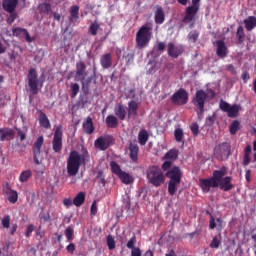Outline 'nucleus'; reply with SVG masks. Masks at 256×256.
Masks as SVG:
<instances>
[{
    "mask_svg": "<svg viewBox=\"0 0 256 256\" xmlns=\"http://www.w3.org/2000/svg\"><path fill=\"white\" fill-rule=\"evenodd\" d=\"M75 81H80L82 85V91L87 95L89 93V85H91V82L93 79H95V75L97 73V68L93 69V75L87 77V65H85V62L79 61L76 63V71H75Z\"/></svg>",
    "mask_w": 256,
    "mask_h": 256,
    "instance_id": "f257e3e1",
    "label": "nucleus"
},
{
    "mask_svg": "<svg viewBox=\"0 0 256 256\" xmlns=\"http://www.w3.org/2000/svg\"><path fill=\"white\" fill-rule=\"evenodd\" d=\"M227 175V167L222 166L220 170H214L210 178H204L199 180V185L203 193H209L212 189H217L219 187V179Z\"/></svg>",
    "mask_w": 256,
    "mask_h": 256,
    "instance_id": "f03ea898",
    "label": "nucleus"
},
{
    "mask_svg": "<svg viewBox=\"0 0 256 256\" xmlns=\"http://www.w3.org/2000/svg\"><path fill=\"white\" fill-rule=\"evenodd\" d=\"M215 96V90L213 89H208L207 92H205V90L203 89L196 91L192 99V103L197 109V115H203L205 111V102L207 101V99H215Z\"/></svg>",
    "mask_w": 256,
    "mask_h": 256,
    "instance_id": "7ed1b4c3",
    "label": "nucleus"
},
{
    "mask_svg": "<svg viewBox=\"0 0 256 256\" xmlns=\"http://www.w3.org/2000/svg\"><path fill=\"white\" fill-rule=\"evenodd\" d=\"M83 163H85V155L80 154L76 150L71 151L67 159L66 166L69 177H75V175L79 173V169H81V165H83Z\"/></svg>",
    "mask_w": 256,
    "mask_h": 256,
    "instance_id": "20e7f679",
    "label": "nucleus"
},
{
    "mask_svg": "<svg viewBox=\"0 0 256 256\" xmlns=\"http://www.w3.org/2000/svg\"><path fill=\"white\" fill-rule=\"evenodd\" d=\"M166 177L169 180L168 182V193L173 197L175 193H177V185L181 184V178L183 177V172H181V168L179 166H174L166 170Z\"/></svg>",
    "mask_w": 256,
    "mask_h": 256,
    "instance_id": "39448f33",
    "label": "nucleus"
},
{
    "mask_svg": "<svg viewBox=\"0 0 256 256\" xmlns=\"http://www.w3.org/2000/svg\"><path fill=\"white\" fill-rule=\"evenodd\" d=\"M148 183L154 185V187H161L165 183V175L163 170L158 166H151L146 171Z\"/></svg>",
    "mask_w": 256,
    "mask_h": 256,
    "instance_id": "423d86ee",
    "label": "nucleus"
},
{
    "mask_svg": "<svg viewBox=\"0 0 256 256\" xmlns=\"http://www.w3.org/2000/svg\"><path fill=\"white\" fill-rule=\"evenodd\" d=\"M177 2L185 7L189 0H177ZM199 3H201V0H192V5L186 8V14L182 20L183 23L187 24L195 21V17L199 13Z\"/></svg>",
    "mask_w": 256,
    "mask_h": 256,
    "instance_id": "0eeeda50",
    "label": "nucleus"
},
{
    "mask_svg": "<svg viewBox=\"0 0 256 256\" xmlns=\"http://www.w3.org/2000/svg\"><path fill=\"white\" fill-rule=\"evenodd\" d=\"M152 28L143 25L136 33V47L138 49H145L151 42V37L153 35Z\"/></svg>",
    "mask_w": 256,
    "mask_h": 256,
    "instance_id": "6e6552de",
    "label": "nucleus"
},
{
    "mask_svg": "<svg viewBox=\"0 0 256 256\" xmlns=\"http://www.w3.org/2000/svg\"><path fill=\"white\" fill-rule=\"evenodd\" d=\"M28 86L32 95L39 93V74L35 68H30L28 71Z\"/></svg>",
    "mask_w": 256,
    "mask_h": 256,
    "instance_id": "1a4fd4ad",
    "label": "nucleus"
},
{
    "mask_svg": "<svg viewBox=\"0 0 256 256\" xmlns=\"http://www.w3.org/2000/svg\"><path fill=\"white\" fill-rule=\"evenodd\" d=\"M52 149L54 153H59L63 149V126L55 127L52 139Z\"/></svg>",
    "mask_w": 256,
    "mask_h": 256,
    "instance_id": "9d476101",
    "label": "nucleus"
},
{
    "mask_svg": "<svg viewBox=\"0 0 256 256\" xmlns=\"http://www.w3.org/2000/svg\"><path fill=\"white\" fill-rule=\"evenodd\" d=\"M214 155L220 161H227L231 155V144L224 142L214 148Z\"/></svg>",
    "mask_w": 256,
    "mask_h": 256,
    "instance_id": "9b49d317",
    "label": "nucleus"
},
{
    "mask_svg": "<svg viewBox=\"0 0 256 256\" xmlns=\"http://www.w3.org/2000/svg\"><path fill=\"white\" fill-rule=\"evenodd\" d=\"M189 101V93L187 90L180 88L171 96V103L176 106L187 105Z\"/></svg>",
    "mask_w": 256,
    "mask_h": 256,
    "instance_id": "f8f14e48",
    "label": "nucleus"
},
{
    "mask_svg": "<svg viewBox=\"0 0 256 256\" xmlns=\"http://www.w3.org/2000/svg\"><path fill=\"white\" fill-rule=\"evenodd\" d=\"M179 157V150L171 149L163 157L164 163L162 164V170L169 171L173 167V161H177Z\"/></svg>",
    "mask_w": 256,
    "mask_h": 256,
    "instance_id": "ddd939ff",
    "label": "nucleus"
},
{
    "mask_svg": "<svg viewBox=\"0 0 256 256\" xmlns=\"http://www.w3.org/2000/svg\"><path fill=\"white\" fill-rule=\"evenodd\" d=\"M96 149H100V151H107L111 145H113V136L105 135L100 136L94 142Z\"/></svg>",
    "mask_w": 256,
    "mask_h": 256,
    "instance_id": "4468645a",
    "label": "nucleus"
},
{
    "mask_svg": "<svg viewBox=\"0 0 256 256\" xmlns=\"http://www.w3.org/2000/svg\"><path fill=\"white\" fill-rule=\"evenodd\" d=\"M45 139L43 136H39L32 146V153L35 165H41L39 157H41V147H43Z\"/></svg>",
    "mask_w": 256,
    "mask_h": 256,
    "instance_id": "2eb2a0df",
    "label": "nucleus"
},
{
    "mask_svg": "<svg viewBox=\"0 0 256 256\" xmlns=\"http://www.w3.org/2000/svg\"><path fill=\"white\" fill-rule=\"evenodd\" d=\"M3 195L7 196V200L9 203H12V205H15V203L19 200V194L17 191L11 189V186L9 183H6L2 188Z\"/></svg>",
    "mask_w": 256,
    "mask_h": 256,
    "instance_id": "dca6fc26",
    "label": "nucleus"
},
{
    "mask_svg": "<svg viewBox=\"0 0 256 256\" xmlns=\"http://www.w3.org/2000/svg\"><path fill=\"white\" fill-rule=\"evenodd\" d=\"M167 51L169 57H172V59H178L180 55H183V46H176L175 43L170 42L167 45Z\"/></svg>",
    "mask_w": 256,
    "mask_h": 256,
    "instance_id": "f3484780",
    "label": "nucleus"
},
{
    "mask_svg": "<svg viewBox=\"0 0 256 256\" xmlns=\"http://www.w3.org/2000/svg\"><path fill=\"white\" fill-rule=\"evenodd\" d=\"M231 181H233V178L231 176L220 177V179L218 181L219 189H221V191H225V192L231 191V189H233L235 187V185H233V183Z\"/></svg>",
    "mask_w": 256,
    "mask_h": 256,
    "instance_id": "a211bd4d",
    "label": "nucleus"
},
{
    "mask_svg": "<svg viewBox=\"0 0 256 256\" xmlns=\"http://www.w3.org/2000/svg\"><path fill=\"white\" fill-rule=\"evenodd\" d=\"M216 55L220 59H225V57L229 55V48H227L225 41L223 40L216 41Z\"/></svg>",
    "mask_w": 256,
    "mask_h": 256,
    "instance_id": "6ab92c4d",
    "label": "nucleus"
},
{
    "mask_svg": "<svg viewBox=\"0 0 256 256\" xmlns=\"http://www.w3.org/2000/svg\"><path fill=\"white\" fill-rule=\"evenodd\" d=\"M15 139V130L9 127L0 128V141H13Z\"/></svg>",
    "mask_w": 256,
    "mask_h": 256,
    "instance_id": "aec40b11",
    "label": "nucleus"
},
{
    "mask_svg": "<svg viewBox=\"0 0 256 256\" xmlns=\"http://www.w3.org/2000/svg\"><path fill=\"white\" fill-rule=\"evenodd\" d=\"M154 9V21L156 25H163L165 23V10H163V6L156 5Z\"/></svg>",
    "mask_w": 256,
    "mask_h": 256,
    "instance_id": "412c9836",
    "label": "nucleus"
},
{
    "mask_svg": "<svg viewBox=\"0 0 256 256\" xmlns=\"http://www.w3.org/2000/svg\"><path fill=\"white\" fill-rule=\"evenodd\" d=\"M12 35L14 37H25L27 43H33V38H31L29 31L25 28L16 27L12 29Z\"/></svg>",
    "mask_w": 256,
    "mask_h": 256,
    "instance_id": "4be33fe9",
    "label": "nucleus"
},
{
    "mask_svg": "<svg viewBox=\"0 0 256 256\" xmlns=\"http://www.w3.org/2000/svg\"><path fill=\"white\" fill-rule=\"evenodd\" d=\"M128 151L131 161L137 163V161L139 160V145H137V143L135 142H130L128 146Z\"/></svg>",
    "mask_w": 256,
    "mask_h": 256,
    "instance_id": "5701e85b",
    "label": "nucleus"
},
{
    "mask_svg": "<svg viewBox=\"0 0 256 256\" xmlns=\"http://www.w3.org/2000/svg\"><path fill=\"white\" fill-rule=\"evenodd\" d=\"M17 5H19V0H3L2 8L6 13H13L15 9H17Z\"/></svg>",
    "mask_w": 256,
    "mask_h": 256,
    "instance_id": "b1692460",
    "label": "nucleus"
},
{
    "mask_svg": "<svg viewBox=\"0 0 256 256\" xmlns=\"http://www.w3.org/2000/svg\"><path fill=\"white\" fill-rule=\"evenodd\" d=\"M126 111L128 113V119H135L137 111H139V103L135 100L128 102V109Z\"/></svg>",
    "mask_w": 256,
    "mask_h": 256,
    "instance_id": "393cba45",
    "label": "nucleus"
},
{
    "mask_svg": "<svg viewBox=\"0 0 256 256\" xmlns=\"http://www.w3.org/2000/svg\"><path fill=\"white\" fill-rule=\"evenodd\" d=\"M100 65L103 69H110V67L113 66V56L111 53H106L101 56Z\"/></svg>",
    "mask_w": 256,
    "mask_h": 256,
    "instance_id": "a878e982",
    "label": "nucleus"
},
{
    "mask_svg": "<svg viewBox=\"0 0 256 256\" xmlns=\"http://www.w3.org/2000/svg\"><path fill=\"white\" fill-rule=\"evenodd\" d=\"M70 25L75 26L76 23H79V6L73 5L70 8V17H69Z\"/></svg>",
    "mask_w": 256,
    "mask_h": 256,
    "instance_id": "bb28decb",
    "label": "nucleus"
},
{
    "mask_svg": "<svg viewBox=\"0 0 256 256\" xmlns=\"http://www.w3.org/2000/svg\"><path fill=\"white\" fill-rule=\"evenodd\" d=\"M114 114L120 121H125V117H127V106L123 104H118L114 108Z\"/></svg>",
    "mask_w": 256,
    "mask_h": 256,
    "instance_id": "cd10ccee",
    "label": "nucleus"
},
{
    "mask_svg": "<svg viewBox=\"0 0 256 256\" xmlns=\"http://www.w3.org/2000/svg\"><path fill=\"white\" fill-rule=\"evenodd\" d=\"M82 127L84 133H86L87 135L93 134V132L95 131V126L93 125V118H91V116H88L86 121L83 122Z\"/></svg>",
    "mask_w": 256,
    "mask_h": 256,
    "instance_id": "c85d7f7f",
    "label": "nucleus"
},
{
    "mask_svg": "<svg viewBox=\"0 0 256 256\" xmlns=\"http://www.w3.org/2000/svg\"><path fill=\"white\" fill-rule=\"evenodd\" d=\"M38 121L43 129H51V122L49 121V118L47 117V114H45V112L40 111Z\"/></svg>",
    "mask_w": 256,
    "mask_h": 256,
    "instance_id": "c756f323",
    "label": "nucleus"
},
{
    "mask_svg": "<svg viewBox=\"0 0 256 256\" xmlns=\"http://www.w3.org/2000/svg\"><path fill=\"white\" fill-rule=\"evenodd\" d=\"M105 123L107 127H109V129H117V127L119 126V118H117V116L113 114L108 115L106 117Z\"/></svg>",
    "mask_w": 256,
    "mask_h": 256,
    "instance_id": "7c9ffc66",
    "label": "nucleus"
},
{
    "mask_svg": "<svg viewBox=\"0 0 256 256\" xmlns=\"http://www.w3.org/2000/svg\"><path fill=\"white\" fill-rule=\"evenodd\" d=\"M244 25L246 31H252L256 27V17L255 16H249L247 19H244Z\"/></svg>",
    "mask_w": 256,
    "mask_h": 256,
    "instance_id": "2f4dec72",
    "label": "nucleus"
},
{
    "mask_svg": "<svg viewBox=\"0 0 256 256\" xmlns=\"http://www.w3.org/2000/svg\"><path fill=\"white\" fill-rule=\"evenodd\" d=\"M240 111H241V105L233 104L232 106H230V108H228L227 115L228 117H231L232 119H234L235 117H238Z\"/></svg>",
    "mask_w": 256,
    "mask_h": 256,
    "instance_id": "473e14b6",
    "label": "nucleus"
},
{
    "mask_svg": "<svg viewBox=\"0 0 256 256\" xmlns=\"http://www.w3.org/2000/svg\"><path fill=\"white\" fill-rule=\"evenodd\" d=\"M236 39L238 45H243L245 42V28H243V26H238L236 31Z\"/></svg>",
    "mask_w": 256,
    "mask_h": 256,
    "instance_id": "72a5a7b5",
    "label": "nucleus"
},
{
    "mask_svg": "<svg viewBox=\"0 0 256 256\" xmlns=\"http://www.w3.org/2000/svg\"><path fill=\"white\" fill-rule=\"evenodd\" d=\"M118 177L124 183V185H131V183L135 181V179H133V176L125 171H123Z\"/></svg>",
    "mask_w": 256,
    "mask_h": 256,
    "instance_id": "f704fd0d",
    "label": "nucleus"
},
{
    "mask_svg": "<svg viewBox=\"0 0 256 256\" xmlns=\"http://www.w3.org/2000/svg\"><path fill=\"white\" fill-rule=\"evenodd\" d=\"M147 141H149V134L147 133V130H141L138 133V143H140L142 146H145L147 145Z\"/></svg>",
    "mask_w": 256,
    "mask_h": 256,
    "instance_id": "c9c22d12",
    "label": "nucleus"
},
{
    "mask_svg": "<svg viewBox=\"0 0 256 256\" xmlns=\"http://www.w3.org/2000/svg\"><path fill=\"white\" fill-rule=\"evenodd\" d=\"M85 203V192H79L73 199L75 207H81Z\"/></svg>",
    "mask_w": 256,
    "mask_h": 256,
    "instance_id": "e433bc0d",
    "label": "nucleus"
},
{
    "mask_svg": "<svg viewBox=\"0 0 256 256\" xmlns=\"http://www.w3.org/2000/svg\"><path fill=\"white\" fill-rule=\"evenodd\" d=\"M38 9L42 15H49L51 13V4L41 3L38 5Z\"/></svg>",
    "mask_w": 256,
    "mask_h": 256,
    "instance_id": "4c0bfd02",
    "label": "nucleus"
},
{
    "mask_svg": "<svg viewBox=\"0 0 256 256\" xmlns=\"http://www.w3.org/2000/svg\"><path fill=\"white\" fill-rule=\"evenodd\" d=\"M239 129H241V123L238 120H234L229 127L230 135H237Z\"/></svg>",
    "mask_w": 256,
    "mask_h": 256,
    "instance_id": "58836bf2",
    "label": "nucleus"
},
{
    "mask_svg": "<svg viewBox=\"0 0 256 256\" xmlns=\"http://www.w3.org/2000/svg\"><path fill=\"white\" fill-rule=\"evenodd\" d=\"M64 235L67 238V241H69V243H71V241H73V239H75V230H73V227L68 226L64 231Z\"/></svg>",
    "mask_w": 256,
    "mask_h": 256,
    "instance_id": "ea45409f",
    "label": "nucleus"
},
{
    "mask_svg": "<svg viewBox=\"0 0 256 256\" xmlns=\"http://www.w3.org/2000/svg\"><path fill=\"white\" fill-rule=\"evenodd\" d=\"M209 215H210L209 229H215L217 227V223L219 224V226H221V223H223V220L221 218H217L215 220V217L212 216L211 213H209Z\"/></svg>",
    "mask_w": 256,
    "mask_h": 256,
    "instance_id": "a19ab883",
    "label": "nucleus"
},
{
    "mask_svg": "<svg viewBox=\"0 0 256 256\" xmlns=\"http://www.w3.org/2000/svg\"><path fill=\"white\" fill-rule=\"evenodd\" d=\"M110 167H111L112 173H114V175H117L118 177L123 172V170H121V166H119V164L115 161L110 162Z\"/></svg>",
    "mask_w": 256,
    "mask_h": 256,
    "instance_id": "79ce46f5",
    "label": "nucleus"
},
{
    "mask_svg": "<svg viewBox=\"0 0 256 256\" xmlns=\"http://www.w3.org/2000/svg\"><path fill=\"white\" fill-rule=\"evenodd\" d=\"M100 27L101 26L99 25V22H97V21H94L93 23H91L89 26V29H88L90 35L95 37V35H97V32L99 31Z\"/></svg>",
    "mask_w": 256,
    "mask_h": 256,
    "instance_id": "37998d69",
    "label": "nucleus"
},
{
    "mask_svg": "<svg viewBox=\"0 0 256 256\" xmlns=\"http://www.w3.org/2000/svg\"><path fill=\"white\" fill-rule=\"evenodd\" d=\"M79 89H80V87L77 83L70 84V91H71L70 97L72 99H75V97H77V95H79Z\"/></svg>",
    "mask_w": 256,
    "mask_h": 256,
    "instance_id": "c03bdc74",
    "label": "nucleus"
},
{
    "mask_svg": "<svg viewBox=\"0 0 256 256\" xmlns=\"http://www.w3.org/2000/svg\"><path fill=\"white\" fill-rule=\"evenodd\" d=\"M32 173L31 170H25L20 174L19 181L21 183H27L31 177Z\"/></svg>",
    "mask_w": 256,
    "mask_h": 256,
    "instance_id": "a18cd8bd",
    "label": "nucleus"
},
{
    "mask_svg": "<svg viewBox=\"0 0 256 256\" xmlns=\"http://www.w3.org/2000/svg\"><path fill=\"white\" fill-rule=\"evenodd\" d=\"M199 39V31L192 30L188 34V40L191 41V43H197Z\"/></svg>",
    "mask_w": 256,
    "mask_h": 256,
    "instance_id": "49530a36",
    "label": "nucleus"
},
{
    "mask_svg": "<svg viewBox=\"0 0 256 256\" xmlns=\"http://www.w3.org/2000/svg\"><path fill=\"white\" fill-rule=\"evenodd\" d=\"M1 225L4 229H9V227H11V216L5 215L1 219Z\"/></svg>",
    "mask_w": 256,
    "mask_h": 256,
    "instance_id": "de8ad7c7",
    "label": "nucleus"
},
{
    "mask_svg": "<svg viewBox=\"0 0 256 256\" xmlns=\"http://www.w3.org/2000/svg\"><path fill=\"white\" fill-rule=\"evenodd\" d=\"M174 136H175V140L178 143H181L183 141V130L181 128L175 129Z\"/></svg>",
    "mask_w": 256,
    "mask_h": 256,
    "instance_id": "09e8293b",
    "label": "nucleus"
},
{
    "mask_svg": "<svg viewBox=\"0 0 256 256\" xmlns=\"http://www.w3.org/2000/svg\"><path fill=\"white\" fill-rule=\"evenodd\" d=\"M107 247L110 251H113L115 249V238H113L112 235L107 236Z\"/></svg>",
    "mask_w": 256,
    "mask_h": 256,
    "instance_id": "8fccbe9b",
    "label": "nucleus"
},
{
    "mask_svg": "<svg viewBox=\"0 0 256 256\" xmlns=\"http://www.w3.org/2000/svg\"><path fill=\"white\" fill-rule=\"evenodd\" d=\"M136 243H137V237L133 235V237H131L130 240L127 242L126 247L131 250L137 249V247H135Z\"/></svg>",
    "mask_w": 256,
    "mask_h": 256,
    "instance_id": "3c124183",
    "label": "nucleus"
},
{
    "mask_svg": "<svg viewBox=\"0 0 256 256\" xmlns=\"http://www.w3.org/2000/svg\"><path fill=\"white\" fill-rule=\"evenodd\" d=\"M220 245H221V239L215 236L210 243L211 249H219Z\"/></svg>",
    "mask_w": 256,
    "mask_h": 256,
    "instance_id": "603ef678",
    "label": "nucleus"
},
{
    "mask_svg": "<svg viewBox=\"0 0 256 256\" xmlns=\"http://www.w3.org/2000/svg\"><path fill=\"white\" fill-rule=\"evenodd\" d=\"M219 107H220L221 111H223L224 113H227L229 111V108L231 107V105L229 103L225 102L224 100H221Z\"/></svg>",
    "mask_w": 256,
    "mask_h": 256,
    "instance_id": "864d4df0",
    "label": "nucleus"
},
{
    "mask_svg": "<svg viewBox=\"0 0 256 256\" xmlns=\"http://www.w3.org/2000/svg\"><path fill=\"white\" fill-rule=\"evenodd\" d=\"M9 17L7 18L8 25H13L15 23V19H17V13L15 12H8Z\"/></svg>",
    "mask_w": 256,
    "mask_h": 256,
    "instance_id": "5fc2aeb1",
    "label": "nucleus"
},
{
    "mask_svg": "<svg viewBox=\"0 0 256 256\" xmlns=\"http://www.w3.org/2000/svg\"><path fill=\"white\" fill-rule=\"evenodd\" d=\"M190 130L192 131V134L194 135V137H197V135H199V124L192 123L190 125Z\"/></svg>",
    "mask_w": 256,
    "mask_h": 256,
    "instance_id": "6e6d98bb",
    "label": "nucleus"
},
{
    "mask_svg": "<svg viewBox=\"0 0 256 256\" xmlns=\"http://www.w3.org/2000/svg\"><path fill=\"white\" fill-rule=\"evenodd\" d=\"M16 131H17L18 137H20V141H25V139H27V133L21 130V128H16Z\"/></svg>",
    "mask_w": 256,
    "mask_h": 256,
    "instance_id": "4d7b16f0",
    "label": "nucleus"
},
{
    "mask_svg": "<svg viewBox=\"0 0 256 256\" xmlns=\"http://www.w3.org/2000/svg\"><path fill=\"white\" fill-rule=\"evenodd\" d=\"M66 251L70 255H73V253H75V243L70 242L69 245L66 246Z\"/></svg>",
    "mask_w": 256,
    "mask_h": 256,
    "instance_id": "13d9d810",
    "label": "nucleus"
},
{
    "mask_svg": "<svg viewBox=\"0 0 256 256\" xmlns=\"http://www.w3.org/2000/svg\"><path fill=\"white\" fill-rule=\"evenodd\" d=\"M241 79H242L243 83H248L249 79H251V75H249V72L244 71V72H242Z\"/></svg>",
    "mask_w": 256,
    "mask_h": 256,
    "instance_id": "bf43d9fd",
    "label": "nucleus"
},
{
    "mask_svg": "<svg viewBox=\"0 0 256 256\" xmlns=\"http://www.w3.org/2000/svg\"><path fill=\"white\" fill-rule=\"evenodd\" d=\"M124 58L126 59L127 65H129V64L133 63V59H135V54L128 53L126 56H124Z\"/></svg>",
    "mask_w": 256,
    "mask_h": 256,
    "instance_id": "052dcab7",
    "label": "nucleus"
},
{
    "mask_svg": "<svg viewBox=\"0 0 256 256\" xmlns=\"http://www.w3.org/2000/svg\"><path fill=\"white\" fill-rule=\"evenodd\" d=\"M97 179H100V181H99L100 185L105 187L106 181H105V177L103 176V172L102 171L98 172Z\"/></svg>",
    "mask_w": 256,
    "mask_h": 256,
    "instance_id": "680f3d73",
    "label": "nucleus"
},
{
    "mask_svg": "<svg viewBox=\"0 0 256 256\" xmlns=\"http://www.w3.org/2000/svg\"><path fill=\"white\" fill-rule=\"evenodd\" d=\"M165 47H166L165 42H159V41L157 42L156 49L160 53H163V51H165Z\"/></svg>",
    "mask_w": 256,
    "mask_h": 256,
    "instance_id": "e2e57ef3",
    "label": "nucleus"
},
{
    "mask_svg": "<svg viewBox=\"0 0 256 256\" xmlns=\"http://www.w3.org/2000/svg\"><path fill=\"white\" fill-rule=\"evenodd\" d=\"M91 215L95 216L97 215V202H93L90 208Z\"/></svg>",
    "mask_w": 256,
    "mask_h": 256,
    "instance_id": "0e129e2a",
    "label": "nucleus"
},
{
    "mask_svg": "<svg viewBox=\"0 0 256 256\" xmlns=\"http://www.w3.org/2000/svg\"><path fill=\"white\" fill-rule=\"evenodd\" d=\"M142 252H141V248H133L131 250V256H141Z\"/></svg>",
    "mask_w": 256,
    "mask_h": 256,
    "instance_id": "69168bd1",
    "label": "nucleus"
},
{
    "mask_svg": "<svg viewBox=\"0 0 256 256\" xmlns=\"http://www.w3.org/2000/svg\"><path fill=\"white\" fill-rule=\"evenodd\" d=\"M34 226L33 224H30L27 226L26 229V237H31V233H33Z\"/></svg>",
    "mask_w": 256,
    "mask_h": 256,
    "instance_id": "338daca9",
    "label": "nucleus"
},
{
    "mask_svg": "<svg viewBox=\"0 0 256 256\" xmlns=\"http://www.w3.org/2000/svg\"><path fill=\"white\" fill-rule=\"evenodd\" d=\"M63 205L65 207H71V205H73V200L71 198H65L63 200Z\"/></svg>",
    "mask_w": 256,
    "mask_h": 256,
    "instance_id": "774afa93",
    "label": "nucleus"
}]
</instances>
